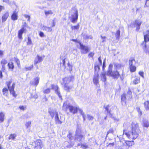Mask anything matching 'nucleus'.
<instances>
[{
	"label": "nucleus",
	"instance_id": "f257e3e1",
	"mask_svg": "<svg viewBox=\"0 0 149 149\" xmlns=\"http://www.w3.org/2000/svg\"><path fill=\"white\" fill-rule=\"evenodd\" d=\"M12 81L10 80L9 81L6 82V84L8 87V88H4L2 90L3 94L5 96H7L8 90H9L10 93L12 94L14 97H16V95L15 94V91H14V88L15 87V83H13L11 86H10V85L12 83Z\"/></svg>",
	"mask_w": 149,
	"mask_h": 149
},
{
	"label": "nucleus",
	"instance_id": "f03ea898",
	"mask_svg": "<svg viewBox=\"0 0 149 149\" xmlns=\"http://www.w3.org/2000/svg\"><path fill=\"white\" fill-rule=\"evenodd\" d=\"M68 109H69L70 112L74 114L77 113L79 109V108L78 107L73 106L70 104H67L66 103L64 102L63 106L62 109L66 111Z\"/></svg>",
	"mask_w": 149,
	"mask_h": 149
},
{
	"label": "nucleus",
	"instance_id": "7ed1b4c3",
	"mask_svg": "<svg viewBox=\"0 0 149 149\" xmlns=\"http://www.w3.org/2000/svg\"><path fill=\"white\" fill-rule=\"evenodd\" d=\"M144 40L141 44V45L143 49L144 52L147 53L148 52L146 49V42L149 41V31L146 30L143 32Z\"/></svg>",
	"mask_w": 149,
	"mask_h": 149
},
{
	"label": "nucleus",
	"instance_id": "20e7f679",
	"mask_svg": "<svg viewBox=\"0 0 149 149\" xmlns=\"http://www.w3.org/2000/svg\"><path fill=\"white\" fill-rule=\"evenodd\" d=\"M123 135H126L129 139L134 140L138 137L136 131H123Z\"/></svg>",
	"mask_w": 149,
	"mask_h": 149
},
{
	"label": "nucleus",
	"instance_id": "39448f33",
	"mask_svg": "<svg viewBox=\"0 0 149 149\" xmlns=\"http://www.w3.org/2000/svg\"><path fill=\"white\" fill-rule=\"evenodd\" d=\"M33 144H35V148L36 149H41L44 146L42 141L40 139L34 141Z\"/></svg>",
	"mask_w": 149,
	"mask_h": 149
},
{
	"label": "nucleus",
	"instance_id": "423d86ee",
	"mask_svg": "<svg viewBox=\"0 0 149 149\" xmlns=\"http://www.w3.org/2000/svg\"><path fill=\"white\" fill-rule=\"evenodd\" d=\"M63 118L60 115L59 116L58 114H56L55 116V120L56 123L57 124H61L63 121Z\"/></svg>",
	"mask_w": 149,
	"mask_h": 149
},
{
	"label": "nucleus",
	"instance_id": "0eeeda50",
	"mask_svg": "<svg viewBox=\"0 0 149 149\" xmlns=\"http://www.w3.org/2000/svg\"><path fill=\"white\" fill-rule=\"evenodd\" d=\"M81 52L82 54H86L88 51V48L87 46L83 45L82 44H80Z\"/></svg>",
	"mask_w": 149,
	"mask_h": 149
},
{
	"label": "nucleus",
	"instance_id": "6e6552de",
	"mask_svg": "<svg viewBox=\"0 0 149 149\" xmlns=\"http://www.w3.org/2000/svg\"><path fill=\"white\" fill-rule=\"evenodd\" d=\"M107 75L111 76L112 77H113V79H117L120 76V74L119 73V72L118 71H116L112 72L110 74H109Z\"/></svg>",
	"mask_w": 149,
	"mask_h": 149
},
{
	"label": "nucleus",
	"instance_id": "1a4fd4ad",
	"mask_svg": "<svg viewBox=\"0 0 149 149\" xmlns=\"http://www.w3.org/2000/svg\"><path fill=\"white\" fill-rule=\"evenodd\" d=\"M52 89H54L55 91V93L58 95V96L61 99H62V96L60 94V93L58 89V86L52 85Z\"/></svg>",
	"mask_w": 149,
	"mask_h": 149
},
{
	"label": "nucleus",
	"instance_id": "9d476101",
	"mask_svg": "<svg viewBox=\"0 0 149 149\" xmlns=\"http://www.w3.org/2000/svg\"><path fill=\"white\" fill-rule=\"evenodd\" d=\"M142 23V21L139 19H137L134 21V25L136 27V30L138 31L140 29V26Z\"/></svg>",
	"mask_w": 149,
	"mask_h": 149
},
{
	"label": "nucleus",
	"instance_id": "9b49d317",
	"mask_svg": "<svg viewBox=\"0 0 149 149\" xmlns=\"http://www.w3.org/2000/svg\"><path fill=\"white\" fill-rule=\"evenodd\" d=\"M74 78L73 76H69L66 77L63 79V83L64 84H67L69 83L70 82L73 80Z\"/></svg>",
	"mask_w": 149,
	"mask_h": 149
},
{
	"label": "nucleus",
	"instance_id": "f8f14e48",
	"mask_svg": "<svg viewBox=\"0 0 149 149\" xmlns=\"http://www.w3.org/2000/svg\"><path fill=\"white\" fill-rule=\"evenodd\" d=\"M44 56H40L38 55H37L34 60V64L36 65L38 63L42 62Z\"/></svg>",
	"mask_w": 149,
	"mask_h": 149
},
{
	"label": "nucleus",
	"instance_id": "ddd939ff",
	"mask_svg": "<svg viewBox=\"0 0 149 149\" xmlns=\"http://www.w3.org/2000/svg\"><path fill=\"white\" fill-rule=\"evenodd\" d=\"M78 17V12L77 10H76L75 11V13L73 15H72V21L71 22L73 23H74L77 20Z\"/></svg>",
	"mask_w": 149,
	"mask_h": 149
},
{
	"label": "nucleus",
	"instance_id": "4468645a",
	"mask_svg": "<svg viewBox=\"0 0 149 149\" xmlns=\"http://www.w3.org/2000/svg\"><path fill=\"white\" fill-rule=\"evenodd\" d=\"M99 64L98 65L95 64V69L96 71H98L100 69V66L102 65V60L101 57L98 58Z\"/></svg>",
	"mask_w": 149,
	"mask_h": 149
},
{
	"label": "nucleus",
	"instance_id": "2eb2a0df",
	"mask_svg": "<svg viewBox=\"0 0 149 149\" xmlns=\"http://www.w3.org/2000/svg\"><path fill=\"white\" fill-rule=\"evenodd\" d=\"M99 75L97 73H95L94 75L93 78V81L94 84L96 85L98 83L99 79H98Z\"/></svg>",
	"mask_w": 149,
	"mask_h": 149
},
{
	"label": "nucleus",
	"instance_id": "dca6fc26",
	"mask_svg": "<svg viewBox=\"0 0 149 149\" xmlns=\"http://www.w3.org/2000/svg\"><path fill=\"white\" fill-rule=\"evenodd\" d=\"M132 129L133 130H138L139 128V125L136 122H133L132 123Z\"/></svg>",
	"mask_w": 149,
	"mask_h": 149
},
{
	"label": "nucleus",
	"instance_id": "f3484780",
	"mask_svg": "<svg viewBox=\"0 0 149 149\" xmlns=\"http://www.w3.org/2000/svg\"><path fill=\"white\" fill-rule=\"evenodd\" d=\"M140 83V78L139 77L135 76V79L133 81V84H137Z\"/></svg>",
	"mask_w": 149,
	"mask_h": 149
},
{
	"label": "nucleus",
	"instance_id": "a211bd4d",
	"mask_svg": "<svg viewBox=\"0 0 149 149\" xmlns=\"http://www.w3.org/2000/svg\"><path fill=\"white\" fill-rule=\"evenodd\" d=\"M9 13L8 12L5 13L2 16V22H5L9 16Z\"/></svg>",
	"mask_w": 149,
	"mask_h": 149
},
{
	"label": "nucleus",
	"instance_id": "6ab92c4d",
	"mask_svg": "<svg viewBox=\"0 0 149 149\" xmlns=\"http://www.w3.org/2000/svg\"><path fill=\"white\" fill-rule=\"evenodd\" d=\"M25 29L23 28H22V29L19 30L18 31V38L20 39H22V35L24 31H25Z\"/></svg>",
	"mask_w": 149,
	"mask_h": 149
},
{
	"label": "nucleus",
	"instance_id": "aec40b11",
	"mask_svg": "<svg viewBox=\"0 0 149 149\" xmlns=\"http://www.w3.org/2000/svg\"><path fill=\"white\" fill-rule=\"evenodd\" d=\"M129 66L135 65L136 61L134 58H130L129 61Z\"/></svg>",
	"mask_w": 149,
	"mask_h": 149
},
{
	"label": "nucleus",
	"instance_id": "412c9836",
	"mask_svg": "<svg viewBox=\"0 0 149 149\" xmlns=\"http://www.w3.org/2000/svg\"><path fill=\"white\" fill-rule=\"evenodd\" d=\"M11 18L13 20H17V13L15 11H14L11 16Z\"/></svg>",
	"mask_w": 149,
	"mask_h": 149
},
{
	"label": "nucleus",
	"instance_id": "4be33fe9",
	"mask_svg": "<svg viewBox=\"0 0 149 149\" xmlns=\"http://www.w3.org/2000/svg\"><path fill=\"white\" fill-rule=\"evenodd\" d=\"M40 78L38 77H36L34 79V82H31V84L37 86L39 84Z\"/></svg>",
	"mask_w": 149,
	"mask_h": 149
},
{
	"label": "nucleus",
	"instance_id": "5701e85b",
	"mask_svg": "<svg viewBox=\"0 0 149 149\" xmlns=\"http://www.w3.org/2000/svg\"><path fill=\"white\" fill-rule=\"evenodd\" d=\"M42 29L47 32H51L52 29L51 27H49L46 26H43L42 27Z\"/></svg>",
	"mask_w": 149,
	"mask_h": 149
},
{
	"label": "nucleus",
	"instance_id": "b1692460",
	"mask_svg": "<svg viewBox=\"0 0 149 149\" xmlns=\"http://www.w3.org/2000/svg\"><path fill=\"white\" fill-rule=\"evenodd\" d=\"M101 79L103 82H105L106 79L105 74L104 72H102L100 75Z\"/></svg>",
	"mask_w": 149,
	"mask_h": 149
},
{
	"label": "nucleus",
	"instance_id": "393cba45",
	"mask_svg": "<svg viewBox=\"0 0 149 149\" xmlns=\"http://www.w3.org/2000/svg\"><path fill=\"white\" fill-rule=\"evenodd\" d=\"M143 127H148L149 126V123L148 120L144 119L143 120Z\"/></svg>",
	"mask_w": 149,
	"mask_h": 149
},
{
	"label": "nucleus",
	"instance_id": "a878e982",
	"mask_svg": "<svg viewBox=\"0 0 149 149\" xmlns=\"http://www.w3.org/2000/svg\"><path fill=\"white\" fill-rule=\"evenodd\" d=\"M75 138V139L78 141H81L82 139H84V137L81 134L77 135Z\"/></svg>",
	"mask_w": 149,
	"mask_h": 149
},
{
	"label": "nucleus",
	"instance_id": "bb28decb",
	"mask_svg": "<svg viewBox=\"0 0 149 149\" xmlns=\"http://www.w3.org/2000/svg\"><path fill=\"white\" fill-rule=\"evenodd\" d=\"M49 113L52 118H53L54 116L56 114H58V113L55 110H52L49 111Z\"/></svg>",
	"mask_w": 149,
	"mask_h": 149
},
{
	"label": "nucleus",
	"instance_id": "cd10ccee",
	"mask_svg": "<svg viewBox=\"0 0 149 149\" xmlns=\"http://www.w3.org/2000/svg\"><path fill=\"white\" fill-rule=\"evenodd\" d=\"M5 114L3 112H0V122L2 123L4 120Z\"/></svg>",
	"mask_w": 149,
	"mask_h": 149
},
{
	"label": "nucleus",
	"instance_id": "c85d7f7f",
	"mask_svg": "<svg viewBox=\"0 0 149 149\" xmlns=\"http://www.w3.org/2000/svg\"><path fill=\"white\" fill-rule=\"evenodd\" d=\"M113 65L110 64L109 65L108 70L107 71V75L109 74H110L111 72H112Z\"/></svg>",
	"mask_w": 149,
	"mask_h": 149
},
{
	"label": "nucleus",
	"instance_id": "c756f323",
	"mask_svg": "<svg viewBox=\"0 0 149 149\" xmlns=\"http://www.w3.org/2000/svg\"><path fill=\"white\" fill-rule=\"evenodd\" d=\"M110 107V105L109 104L104 106V108L105 109V111H107V113L111 114L110 113L111 110L109 109Z\"/></svg>",
	"mask_w": 149,
	"mask_h": 149
},
{
	"label": "nucleus",
	"instance_id": "7c9ffc66",
	"mask_svg": "<svg viewBox=\"0 0 149 149\" xmlns=\"http://www.w3.org/2000/svg\"><path fill=\"white\" fill-rule=\"evenodd\" d=\"M144 107L147 110H149V101H147L144 103Z\"/></svg>",
	"mask_w": 149,
	"mask_h": 149
},
{
	"label": "nucleus",
	"instance_id": "2f4dec72",
	"mask_svg": "<svg viewBox=\"0 0 149 149\" xmlns=\"http://www.w3.org/2000/svg\"><path fill=\"white\" fill-rule=\"evenodd\" d=\"M79 113L81 114L83 118V120L84 121H85L86 119V115L84 114V113L83 111L82 110L79 108Z\"/></svg>",
	"mask_w": 149,
	"mask_h": 149
},
{
	"label": "nucleus",
	"instance_id": "473e14b6",
	"mask_svg": "<svg viewBox=\"0 0 149 149\" xmlns=\"http://www.w3.org/2000/svg\"><path fill=\"white\" fill-rule=\"evenodd\" d=\"M8 66L10 69L13 70L14 67L13 63V62L9 63L8 64Z\"/></svg>",
	"mask_w": 149,
	"mask_h": 149
},
{
	"label": "nucleus",
	"instance_id": "72a5a7b5",
	"mask_svg": "<svg viewBox=\"0 0 149 149\" xmlns=\"http://www.w3.org/2000/svg\"><path fill=\"white\" fill-rule=\"evenodd\" d=\"M126 144L129 147H130L133 145H134V143L133 141H126L125 142Z\"/></svg>",
	"mask_w": 149,
	"mask_h": 149
},
{
	"label": "nucleus",
	"instance_id": "f704fd0d",
	"mask_svg": "<svg viewBox=\"0 0 149 149\" xmlns=\"http://www.w3.org/2000/svg\"><path fill=\"white\" fill-rule=\"evenodd\" d=\"M127 98L130 99L132 98V92L130 90H129L127 94Z\"/></svg>",
	"mask_w": 149,
	"mask_h": 149
},
{
	"label": "nucleus",
	"instance_id": "c9c22d12",
	"mask_svg": "<svg viewBox=\"0 0 149 149\" xmlns=\"http://www.w3.org/2000/svg\"><path fill=\"white\" fill-rule=\"evenodd\" d=\"M130 71L131 72H134L136 70V67L135 65L129 66Z\"/></svg>",
	"mask_w": 149,
	"mask_h": 149
},
{
	"label": "nucleus",
	"instance_id": "e433bc0d",
	"mask_svg": "<svg viewBox=\"0 0 149 149\" xmlns=\"http://www.w3.org/2000/svg\"><path fill=\"white\" fill-rule=\"evenodd\" d=\"M79 28V23H78L76 26H72L71 29L72 30L78 29Z\"/></svg>",
	"mask_w": 149,
	"mask_h": 149
},
{
	"label": "nucleus",
	"instance_id": "4c0bfd02",
	"mask_svg": "<svg viewBox=\"0 0 149 149\" xmlns=\"http://www.w3.org/2000/svg\"><path fill=\"white\" fill-rule=\"evenodd\" d=\"M84 38L85 39H92L93 37L91 36L88 35L87 34H85L84 35Z\"/></svg>",
	"mask_w": 149,
	"mask_h": 149
},
{
	"label": "nucleus",
	"instance_id": "58836bf2",
	"mask_svg": "<svg viewBox=\"0 0 149 149\" xmlns=\"http://www.w3.org/2000/svg\"><path fill=\"white\" fill-rule=\"evenodd\" d=\"M16 136V135L15 134H10L9 137L10 139L14 140Z\"/></svg>",
	"mask_w": 149,
	"mask_h": 149
},
{
	"label": "nucleus",
	"instance_id": "ea45409f",
	"mask_svg": "<svg viewBox=\"0 0 149 149\" xmlns=\"http://www.w3.org/2000/svg\"><path fill=\"white\" fill-rule=\"evenodd\" d=\"M120 32L119 30H118L116 33V36L117 39H118L119 38Z\"/></svg>",
	"mask_w": 149,
	"mask_h": 149
},
{
	"label": "nucleus",
	"instance_id": "a19ab883",
	"mask_svg": "<svg viewBox=\"0 0 149 149\" xmlns=\"http://www.w3.org/2000/svg\"><path fill=\"white\" fill-rule=\"evenodd\" d=\"M45 13L46 16H48L49 15L52 14H53V12L51 10H49L47 11H45Z\"/></svg>",
	"mask_w": 149,
	"mask_h": 149
},
{
	"label": "nucleus",
	"instance_id": "79ce46f5",
	"mask_svg": "<svg viewBox=\"0 0 149 149\" xmlns=\"http://www.w3.org/2000/svg\"><path fill=\"white\" fill-rule=\"evenodd\" d=\"M126 98H127V97L125 94H123L121 96L122 101L125 102V101Z\"/></svg>",
	"mask_w": 149,
	"mask_h": 149
},
{
	"label": "nucleus",
	"instance_id": "37998d69",
	"mask_svg": "<svg viewBox=\"0 0 149 149\" xmlns=\"http://www.w3.org/2000/svg\"><path fill=\"white\" fill-rule=\"evenodd\" d=\"M136 109L139 113V116H141L142 113V111H141L139 108L138 107H136Z\"/></svg>",
	"mask_w": 149,
	"mask_h": 149
},
{
	"label": "nucleus",
	"instance_id": "c03bdc74",
	"mask_svg": "<svg viewBox=\"0 0 149 149\" xmlns=\"http://www.w3.org/2000/svg\"><path fill=\"white\" fill-rule=\"evenodd\" d=\"M1 63L3 67V65H5L7 63V61L5 59H3L1 62Z\"/></svg>",
	"mask_w": 149,
	"mask_h": 149
},
{
	"label": "nucleus",
	"instance_id": "a18cd8bd",
	"mask_svg": "<svg viewBox=\"0 0 149 149\" xmlns=\"http://www.w3.org/2000/svg\"><path fill=\"white\" fill-rule=\"evenodd\" d=\"M32 43L31 38L30 37L28 38V42L27 43L28 45H31Z\"/></svg>",
	"mask_w": 149,
	"mask_h": 149
},
{
	"label": "nucleus",
	"instance_id": "49530a36",
	"mask_svg": "<svg viewBox=\"0 0 149 149\" xmlns=\"http://www.w3.org/2000/svg\"><path fill=\"white\" fill-rule=\"evenodd\" d=\"M87 117L88 120H92L93 119V117L89 114L87 115Z\"/></svg>",
	"mask_w": 149,
	"mask_h": 149
},
{
	"label": "nucleus",
	"instance_id": "de8ad7c7",
	"mask_svg": "<svg viewBox=\"0 0 149 149\" xmlns=\"http://www.w3.org/2000/svg\"><path fill=\"white\" fill-rule=\"evenodd\" d=\"M70 88V87L68 86L67 84H64V89L65 90L68 91H69V90Z\"/></svg>",
	"mask_w": 149,
	"mask_h": 149
},
{
	"label": "nucleus",
	"instance_id": "09e8293b",
	"mask_svg": "<svg viewBox=\"0 0 149 149\" xmlns=\"http://www.w3.org/2000/svg\"><path fill=\"white\" fill-rule=\"evenodd\" d=\"M50 89L49 88H47L45 90H44L43 93H45L48 94L50 93Z\"/></svg>",
	"mask_w": 149,
	"mask_h": 149
},
{
	"label": "nucleus",
	"instance_id": "8fccbe9b",
	"mask_svg": "<svg viewBox=\"0 0 149 149\" xmlns=\"http://www.w3.org/2000/svg\"><path fill=\"white\" fill-rule=\"evenodd\" d=\"M31 124V122L30 121H29L26 123L25 125L27 128H28L30 126Z\"/></svg>",
	"mask_w": 149,
	"mask_h": 149
},
{
	"label": "nucleus",
	"instance_id": "3c124183",
	"mask_svg": "<svg viewBox=\"0 0 149 149\" xmlns=\"http://www.w3.org/2000/svg\"><path fill=\"white\" fill-rule=\"evenodd\" d=\"M33 68V65H32L30 66H29L28 67H25V69L26 71L29 70H31V69H32Z\"/></svg>",
	"mask_w": 149,
	"mask_h": 149
},
{
	"label": "nucleus",
	"instance_id": "603ef678",
	"mask_svg": "<svg viewBox=\"0 0 149 149\" xmlns=\"http://www.w3.org/2000/svg\"><path fill=\"white\" fill-rule=\"evenodd\" d=\"M15 62L17 63V65L19 66L20 65V63L19 60L17 58H15Z\"/></svg>",
	"mask_w": 149,
	"mask_h": 149
},
{
	"label": "nucleus",
	"instance_id": "864d4df0",
	"mask_svg": "<svg viewBox=\"0 0 149 149\" xmlns=\"http://www.w3.org/2000/svg\"><path fill=\"white\" fill-rule=\"evenodd\" d=\"M139 74L141 76L142 78H144V73L143 72L139 71Z\"/></svg>",
	"mask_w": 149,
	"mask_h": 149
},
{
	"label": "nucleus",
	"instance_id": "5fc2aeb1",
	"mask_svg": "<svg viewBox=\"0 0 149 149\" xmlns=\"http://www.w3.org/2000/svg\"><path fill=\"white\" fill-rule=\"evenodd\" d=\"M105 60H106L105 59H104V61H103V63L102 69L103 70H104L105 67H106L105 65Z\"/></svg>",
	"mask_w": 149,
	"mask_h": 149
},
{
	"label": "nucleus",
	"instance_id": "6e6d98bb",
	"mask_svg": "<svg viewBox=\"0 0 149 149\" xmlns=\"http://www.w3.org/2000/svg\"><path fill=\"white\" fill-rule=\"evenodd\" d=\"M3 2H5L7 4H10V1L9 0H3Z\"/></svg>",
	"mask_w": 149,
	"mask_h": 149
},
{
	"label": "nucleus",
	"instance_id": "4d7b16f0",
	"mask_svg": "<svg viewBox=\"0 0 149 149\" xmlns=\"http://www.w3.org/2000/svg\"><path fill=\"white\" fill-rule=\"evenodd\" d=\"M145 5L147 7H149V0H146Z\"/></svg>",
	"mask_w": 149,
	"mask_h": 149
},
{
	"label": "nucleus",
	"instance_id": "13d9d810",
	"mask_svg": "<svg viewBox=\"0 0 149 149\" xmlns=\"http://www.w3.org/2000/svg\"><path fill=\"white\" fill-rule=\"evenodd\" d=\"M24 16L26 18H28V21H30V17L29 15H24Z\"/></svg>",
	"mask_w": 149,
	"mask_h": 149
},
{
	"label": "nucleus",
	"instance_id": "bf43d9fd",
	"mask_svg": "<svg viewBox=\"0 0 149 149\" xmlns=\"http://www.w3.org/2000/svg\"><path fill=\"white\" fill-rule=\"evenodd\" d=\"M81 146L82 148H87V146L86 145L84 144H81Z\"/></svg>",
	"mask_w": 149,
	"mask_h": 149
},
{
	"label": "nucleus",
	"instance_id": "052dcab7",
	"mask_svg": "<svg viewBox=\"0 0 149 149\" xmlns=\"http://www.w3.org/2000/svg\"><path fill=\"white\" fill-rule=\"evenodd\" d=\"M19 108L21 109L24 110L26 108V107H24L23 106H20Z\"/></svg>",
	"mask_w": 149,
	"mask_h": 149
},
{
	"label": "nucleus",
	"instance_id": "680f3d73",
	"mask_svg": "<svg viewBox=\"0 0 149 149\" xmlns=\"http://www.w3.org/2000/svg\"><path fill=\"white\" fill-rule=\"evenodd\" d=\"M39 35L41 37H43L44 36V33L42 32H40V33Z\"/></svg>",
	"mask_w": 149,
	"mask_h": 149
},
{
	"label": "nucleus",
	"instance_id": "e2e57ef3",
	"mask_svg": "<svg viewBox=\"0 0 149 149\" xmlns=\"http://www.w3.org/2000/svg\"><path fill=\"white\" fill-rule=\"evenodd\" d=\"M65 61L64 59L62 60V62H61V64L63 65V66H65Z\"/></svg>",
	"mask_w": 149,
	"mask_h": 149
},
{
	"label": "nucleus",
	"instance_id": "0e129e2a",
	"mask_svg": "<svg viewBox=\"0 0 149 149\" xmlns=\"http://www.w3.org/2000/svg\"><path fill=\"white\" fill-rule=\"evenodd\" d=\"M94 54L93 52H91L88 55V56L90 57H92L94 55Z\"/></svg>",
	"mask_w": 149,
	"mask_h": 149
},
{
	"label": "nucleus",
	"instance_id": "69168bd1",
	"mask_svg": "<svg viewBox=\"0 0 149 149\" xmlns=\"http://www.w3.org/2000/svg\"><path fill=\"white\" fill-rule=\"evenodd\" d=\"M26 26H27V24H26V22H24L23 23V24L22 26V28H24V27H25Z\"/></svg>",
	"mask_w": 149,
	"mask_h": 149
},
{
	"label": "nucleus",
	"instance_id": "338daca9",
	"mask_svg": "<svg viewBox=\"0 0 149 149\" xmlns=\"http://www.w3.org/2000/svg\"><path fill=\"white\" fill-rule=\"evenodd\" d=\"M55 25V22L54 20L53 21L52 24V26H51V28L52 27H54Z\"/></svg>",
	"mask_w": 149,
	"mask_h": 149
},
{
	"label": "nucleus",
	"instance_id": "774afa93",
	"mask_svg": "<svg viewBox=\"0 0 149 149\" xmlns=\"http://www.w3.org/2000/svg\"><path fill=\"white\" fill-rule=\"evenodd\" d=\"M68 65L69 67V68L70 70H72V66L70 65V63H68Z\"/></svg>",
	"mask_w": 149,
	"mask_h": 149
}]
</instances>
